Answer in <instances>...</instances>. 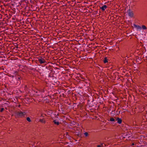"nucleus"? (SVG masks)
Masks as SVG:
<instances>
[{
    "label": "nucleus",
    "mask_w": 147,
    "mask_h": 147,
    "mask_svg": "<svg viewBox=\"0 0 147 147\" xmlns=\"http://www.w3.org/2000/svg\"><path fill=\"white\" fill-rule=\"evenodd\" d=\"M17 116L18 117H22L24 116L26 113L21 111L17 112L16 113Z\"/></svg>",
    "instance_id": "1"
},
{
    "label": "nucleus",
    "mask_w": 147,
    "mask_h": 147,
    "mask_svg": "<svg viewBox=\"0 0 147 147\" xmlns=\"http://www.w3.org/2000/svg\"><path fill=\"white\" fill-rule=\"evenodd\" d=\"M128 15L129 16L132 17L133 16V12L130 9H129L127 11Z\"/></svg>",
    "instance_id": "2"
},
{
    "label": "nucleus",
    "mask_w": 147,
    "mask_h": 147,
    "mask_svg": "<svg viewBox=\"0 0 147 147\" xmlns=\"http://www.w3.org/2000/svg\"><path fill=\"white\" fill-rule=\"evenodd\" d=\"M38 61L39 63L41 64L46 63V61L45 59L42 58L38 59Z\"/></svg>",
    "instance_id": "3"
},
{
    "label": "nucleus",
    "mask_w": 147,
    "mask_h": 147,
    "mask_svg": "<svg viewBox=\"0 0 147 147\" xmlns=\"http://www.w3.org/2000/svg\"><path fill=\"white\" fill-rule=\"evenodd\" d=\"M133 26L135 27V28H136L137 30L139 31H140L141 30L142 28L139 25H136L135 24H134Z\"/></svg>",
    "instance_id": "4"
},
{
    "label": "nucleus",
    "mask_w": 147,
    "mask_h": 147,
    "mask_svg": "<svg viewBox=\"0 0 147 147\" xmlns=\"http://www.w3.org/2000/svg\"><path fill=\"white\" fill-rule=\"evenodd\" d=\"M107 7L106 5H104L103 6L100 7V9H101L102 11H104L106 9Z\"/></svg>",
    "instance_id": "5"
},
{
    "label": "nucleus",
    "mask_w": 147,
    "mask_h": 147,
    "mask_svg": "<svg viewBox=\"0 0 147 147\" xmlns=\"http://www.w3.org/2000/svg\"><path fill=\"white\" fill-rule=\"evenodd\" d=\"M117 123L119 124H120L122 122V120L121 118H117Z\"/></svg>",
    "instance_id": "6"
},
{
    "label": "nucleus",
    "mask_w": 147,
    "mask_h": 147,
    "mask_svg": "<svg viewBox=\"0 0 147 147\" xmlns=\"http://www.w3.org/2000/svg\"><path fill=\"white\" fill-rule=\"evenodd\" d=\"M108 59L107 57H105L103 60V62L104 63H106L108 62Z\"/></svg>",
    "instance_id": "7"
},
{
    "label": "nucleus",
    "mask_w": 147,
    "mask_h": 147,
    "mask_svg": "<svg viewBox=\"0 0 147 147\" xmlns=\"http://www.w3.org/2000/svg\"><path fill=\"white\" fill-rule=\"evenodd\" d=\"M53 122L55 124H56L57 125H59V122H58V121H57L56 120H54L53 121Z\"/></svg>",
    "instance_id": "8"
},
{
    "label": "nucleus",
    "mask_w": 147,
    "mask_h": 147,
    "mask_svg": "<svg viewBox=\"0 0 147 147\" xmlns=\"http://www.w3.org/2000/svg\"><path fill=\"white\" fill-rule=\"evenodd\" d=\"M39 121L44 123H45V120L42 119H39Z\"/></svg>",
    "instance_id": "9"
},
{
    "label": "nucleus",
    "mask_w": 147,
    "mask_h": 147,
    "mask_svg": "<svg viewBox=\"0 0 147 147\" xmlns=\"http://www.w3.org/2000/svg\"><path fill=\"white\" fill-rule=\"evenodd\" d=\"M26 120H27L28 121V122H30L31 121V120H30V117H27V118H26Z\"/></svg>",
    "instance_id": "10"
},
{
    "label": "nucleus",
    "mask_w": 147,
    "mask_h": 147,
    "mask_svg": "<svg viewBox=\"0 0 147 147\" xmlns=\"http://www.w3.org/2000/svg\"><path fill=\"white\" fill-rule=\"evenodd\" d=\"M84 134L85 135L86 137H87L88 136V134L87 132H86L84 133Z\"/></svg>",
    "instance_id": "11"
},
{
    "label": "nucleus",
    "mask_w": 147,
    "mask_h": 147,
    "mask_svg": "<svg viewBox=\"0 0 147 147\" xmlns=\"http://www.w3.org/2000/svg\"><path fill=\"white\" fill-rule=\"evenodd\" d=\"M115 120V119L113 118H111L110 119V121H114Z\"/></svg>",
    "instance_id": "12"
},
{
    "label": "nucleus",
    "mask_w": 147,
    "mask_h": 147,
    "mask_svg": "<svg viewBox=\"0 0 147 147\" xmlns=\"http://www.w3.org/2000/svg\"><path fill=\"white\" fill-rule=\"evenodd\" d=\"M142 28L143 29H146V27L145 26H144V25H142Z\"/></svg>",
    "instance_id": "13"
},
{
    "label": "nucleus",
    "mask_w": 147,
    "mask_h": 147,
    "mask_svg": "<svg viewBox=\"0 0 147 147\" xmlns=\"http://www.w3.org/2000/svg\"><path fill=\"white\" fill-rule=\"evenodd\" d=\"M4 110V108H1L0 110V111L1 112H2Z\"/></svg>",
    "instance_id": "14"
},
{
    "label": "nucleus",
    "mask_w": 147,
    "mask_h": 147,
    "mask_svg": "<svg viewBox=\"0 0 147 147\" xmlns=\"http://www.w3.org/2000/svg\"><path fill=\"white\" fill-rule=\"evenodd\" d=\"M100 144V146H101V147H104V146H103V143H101Z\"/></svg>",
    "instance_id": "15"
},
{
    "label": "nucleus",
    "mask_w": 147,
    "mask_h": 147,
    "mask_svg": "<svg viewBox=\"0 0 147 147\" xmlns=\"http://www.w3.org/2000/svg\"><path fill=\"white\" fill-rule=\"evenodd\" d=\"M17 80L18 81L20 80V77H18V78H17Z\"/></svg>",
    "instance_id": "16"
},
{
    "label": "nucleus",
    "mask_w": 147,
    "mask_h": 147,
    "mask_svg": "<svg viewBox=\"0 0 147 147\" xmlns=\"http://www.w3.org/2000/svg\"><path fill=\"white\" fill-rule=\"evenodd\" d=\"M97 147H101V146L100 145H98Z\"/></svg>",
    "instance_id": "17"
},
{
    "label": "nucleus",
    "mask_w": 147,
    "mask_h": 147,
    "mask_svg": "<svg viewBox=\"0 0 147 147\" xmlns=\"http://www.w3.org/2000/svg\"><path fill=\"white\" fill-rule=\"evenodd\" d=\"M134 143L132 144V145H134Z\"/></svg>",
    "instance_id": "18"
}]
</instances>
